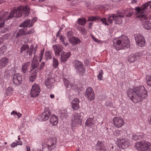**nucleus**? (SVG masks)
I'll use <instances>...</instances> for the list:
<instances>
[{
	"label": "nucleus",
	"mask_w": 151,
	"mask_h": 151,
	"mask_svg": "<svg viewBox=\"0 0 151 151\" xmlns=\"http://www.w3.org/2000/svg\"><path fill=\"white\" fill-rule=\"evenodd\" d=\"M34 32V30L33 29H31L28 32V33L27 32V34H30L32 33L33 32Z\"/></svg>",
	"instance_id": "bf43d9fd"
},
{
	"label": "nucleus",
	"mask_w": 151,
	"mask_h": 151,
	"mask_svg": "<svg viewBox=\"0 0 151 151\" xmlns=\"http://www.w3.org/2000/svg\"><path fill=\"white\" fill-rule=\"evenodd\" d=\"M122 133L121 131L117 130H116L114 132V134L117 137L119 136Z\"/></svg>",
	"instance_id": "49530a36"
},
{
	"label": "nucleus",
	"mask_w": 151,
	"mask_h": 151,
	"mask_svg": "<svg viewBox=\"0 0 151 151\" xmlns=\"http://www.w3.org/2000/svg\"><path fill=\"white\" fill-rule=\"evenodd\" d=\"M64 85L66 88H68L69 85L72 88V87L73 86V85L70 83L68 81L67 79H64Z\"/></svg>",
	"instance_id": "a19ab883"
},
{
	"label": "nucleus",
	"mask_w": 151,
	"mask_h": 151,
	"mask_svg": "<svg viewBox=\"0 0 151 151\" xmlns=\"http://www.w3.org/2000/svg\"><path fill=\"white\" fill-rule=\"evenodd\" d=\"M79 101L77 98H76L73 99L71 103L72 107L74 110H77L79 108Z\"/></svg>",
	"instance_id": "b1692460"
},
{
	"label": "nucleus",
	"mask_w": 151,
	"mask_h": 151,
	"mask_svg": "<svg viewBox=\"0 0 151 151\" xmlns=\"http://www.w3.org/2000/svg\"><path fill=\"white\" fill-rule=\"evenodd\" d=\"M45 63L44 62H42V63H41L40 66V67H39V68H37V70L38 69L39 70H41L42 69V68H43V67L45 65Z\"/></svg>",
	"instance_id": "8fccbe9b"
},
{
	"label": "nucleus",
	"mask_w": 151,
	"mask_h": 151,
	"mask_svg": "<svg viewBox=\"0 0 151 151\" xmlns=\"http://www.w3.org/2000/svg\"><path fill=\"white\" fill-rule=\"evenodd\" d=\"M66 38H60V40L63 43L65 46H67L68 44V42L66 41Z\"/></svg>",
	"instance_id": "a18cd8bd"
},
{
	"label": "nucleus",
	"mask_w": 151,
	"mask_h": 151,
	"mask_svg": "<svg viewBox=\"0 0 151 151\" xmlns=\"http://www.w3.org/2000/svg\"><path fill=\"white\" fill-rule=\"evenodd\" d=\"M132 138L135 140H137L139 139L138 136L135 134H133L132 135Z\"/></svg>",
	"instance_id": "603ef678"
},
{
	"label": "nucleus",
	"mask_w": 151,
	"mask_h": 151,
	"mask_svg": "<svg viewBox=\"0 0 151 151\" xmlns=\"http://www.w3.org/2000/svg\"><path fill=\"white\" fill-rule=\"evenodd\" d=\"M118 39L114 38L113 40L114 46L116 50L126 49L129 47V40L128 38H123L122 41Z\"/></svg>",
	"instance_id": "7ed1b4c3"
},
{
	"label": "nucleus",
	"mask_w": 151,
	"mask_h": 151,
	"mask_svg": "<svg viewBox=\"0 0 151 151\" xmlns=\"http://www.w3.org/2000/svg\"><path fill=\"white\" fill-rule=\"evenodd\" d=\"M81 116V113H75L73 114L71 124L72 127H74L79 124H81L82 122Z\"/></svg>",
	"instance_id": "1a4fd4ad"
},
{
	"label": "nucleus",
	"mask_w": 151,
	"mask_h": 151,
	"mask_svg": "<svg viewBox=\"0 0 151 151\" xmlns=\"http://www.w3.org/2000/svg\"><path fill=\"white\" fill-rule=\"evenodd\" d=\"M77 21L79 24L81 25H84L86 22V20L84 18H79Z\"/></svg>",
	"instance_id": "f704fd0d"
},
{
	"label": "nucleus",
	"mask_w": 151,
	"mask_h": 151,
	"mask_svg": "<svg viewBox=\"0 0 151 151\" xmlns=\"http://www.w3.org/2000/svg\"><path fill=\"white\" fill-rule=\"evenodd\" d=\"M52 47L54 49L55 56L56 57H59L60 55V53L63 50V47L62 46L60 45H53Z\"/></svg>",
	"instance_id": "412c9836"
},
{
	"label": "nucleus",
	"mask_w": 151,
	"mask_h": 151,
	"mask_svg": "<svg viewBox=\"0 0 151 151\" xmlns=\"http://www.w3.org/2000/svg\"><path fill=\"white\" fill-rule=\"evenodd\" d=\"M150 142L142 140L137 142L135 145L136 149L138 151H146L149 150Z\"/></svg>",
	"instance_id": "0eeeda50"
},
{
	"label": "nucleus",
	"mask_w": 151,
	"mask_h": 151,
	"mask_svg": "<svg viewBox=\"0 0 151 151\" xmlns=\"http://www.w3.org/2000/svg\"><path fill=\"white\" fill-rule=\"evenodd\" d=\"M85 96L88 101H91L94 99L95 93L91 87H88L86 88L85 93Z\"/></svg>",
	"instance_id": "f8f14e48"
},
{
	"label": "nucleus",
	"mask_w": 151,
	"mask_h": 151,
	"mask_svg": "<svg viewBox=\"0 0 151 151\" xmlns=\"http://www.w3.org/2000/svg\"><path fill=\"white\" fill-rule=\"evenodd\" d=\"M6 47L5 46H2L0 49V53L3 54L6 51Z\"/></svg>",
	"instance_id": "79ce46f5"
},
{
	"label": "nucleus",
	"mask_w": 151,
	"mask_h": 151,
	"mask_svg": "<svg viewBox=\"0 0 151 151\" xmlns=\"http://www.w3.org/2000/svg\"><path fill=\"white\" fill-rule=\"evenodd\" d=\"M13 90L12 87H8L6 90V93L7 95H9L12 93Z\"/></svg>",
	"instance_id": "58836bf2"
},
{
	"label": "nucleus",
	"mask_w": 151,
	"mask_h": 151,
	"mask_svg": "<svg viewBox=\"0 0 151 151\" xmlns=\"http://www.w3.org/2000/svg\"><path fill=\"white\" fill-rule=\"evenodd\" d=\"M4 22H3L0 23V27H2L4 26Z\"/></svg>",
	"instance_id": "680f3d73"
},
{
	"label": "nucleus",
	"mask_w": 151,
	"mask_h": 151,
	"mask_svg": "<svg viewBox=\"0 0 151 151\" xmlns=\"http://www.w3.org/2000/svg\"><path fill=\"white\" fill-rule=\"evenodd\" d=\"M65 26L64 25H62L60 27V29H59V30H58V31H60V32L61 31V30H62L63 29V28Z\"/></svg>",
	"instance_id": "052dcab7"
},
{
	"label": "nucleus",
	"mask_w": 151,
	"mask_h": 151,
	"mask_svg": "<svg viewBox=\"0 0 151 151\" xmlns=\"http://www.w3.org/2000/svg\"><path fill=\"white\" fill-rule=\"evenodd\" d=\"M124 15V13L121 12L112 14L108 17V22L109 23L111 24L112 23L113 20H114L115 23L120 24L122 22V19Z\"/></svg>",
	"instance_id": "20e7f679"
},
{
	"label": "nucleus",
	"mask_w": 151,
	"mask_h": 151,
	"mask_svg": "<svg viewBox=\"0 0 151 151\" xmlns=\"http://www.w3.org/2000/svg\"><path fill=\"white\" fill-rule=\"evenodd\" d=\"M53 66L55 68H56L59 65L58 60L55 57L53 58Z\"/></svg>",
	"instance_id": "c9c22d12"
},
{
	"label": "nucleus",
	"mask_w": 151,
	"mask_h": 151,
	"mask_svg": "<svg viewBox=\"0 0 151 151\" xmlns=\"http://www.w3.org/2000/svg\"><path fill=\"white\" fill-rule=\"evenodd\" d=\"M146 81L147 84L150 86H151V77L150 76L148 75L146 76Z\"/></svg>",
	"instance_id": "ea45409f"
},
{
	"label": "nucleus",
	"mask_w": 151,
	"mask_h": 151,
	"mask_svg": "<svg viewBox=\"0 0 151 151\" xmlns=\"http://www.w3.org/2000/svg\"><path fill=\"white\" fill-rule=\"evenodd\" d=\"M67 35L68 37H71L70 38H76L75 37H72L73 32L71 31H69L68 32Z\"/></svg>",
	"instance_id": "de8ad7c7"
},
{
	"label": "nucleus",
	"mask_w": 151,
	"mask_h": 151,
	"mask_svg": "<svg viewBox=\"0 0 151 151\" xmlns=\"http://www.w3.org/2000/svg\"><path fill=\"white\" fill-rule=\"evenodd\" d=\"M137 17L142 22V25L144 28L147 30L151 29V22L147 19L145 14H141Z\"/></svg>",
	"instance_id": "6e6552de"
},
{
	"label": "nucleus",
	"mask_w": 151,
	"mask_h": 151,
	"mask_svg": "<svg viewBox=\"0 0 151 151\" xmlns=\"http://www.w3.org/2000/svg\"><path fill=\"white\" fill-rule=\"evenodd\" d=\"M74 66L77 72L79 73H83L85 70V68L83 66L82 63L78 60L73 61Z\"/></svg>",
	"instance_id": "2eb2a0df"
},
{
	"label": "nucleus",
	"mask_w": 151,
	"mask_h": 151,
	"mask_svg": "<svg viewBox=\"0 0 151 151\" xmlns=\"http://www.w3.org/2000/svg\"><path fill=\"white\" fill-rule=\"evenodd\" d=\"M151 3V1H149L145 4H143L141 7H136L135 10L137 11L138 13H144L145 11V10L150 5Z\"/></svg>",
	"instance_id": "f3484780"
},
{
	"label": "nucleus",
	"mask_w": 151,
	"mask_h": 151,
	"mask_svg": "<svg viewBox=\"0 0 151 151\" xmlns=\"http://www.w3.org/2000/svg\"><path fill=\"white\" fill-rule=\"evenodd\" d=\"M34 46L33 45L30 46L29 49V46L27 44L23 45L21 48L20 52L21 53H23V52L26 50V54L27 55H29V57L32 56L33 52V48Z\"/></svg>",
	"instance_id": "ddd939ff"
},
{
	"label": "nucleus",
	"mask_w": 151,
	"mask_h": 151,
	"mask_svg": "<svg viewBox=\"0 0 151 151\" xmlns=\"http://www.w3.org/2000/svg\"><path fill=\"white\" fill-rule=\"evenodd\" d=\"M103 72L102 70H101L99 71V73L97 76L98 79L99 81H101L103 80Z\"/></svg>",
	"instance_id": "4c0bfd02"
},
{
	"label": "nucleus",
	"mask_w": 151,
	"mask_h": 151,
	"mask_svg": "<svg viewBox=\"0 0 151 151\" xmlns=\"http://www.w3.org/2000/svg\"><path fill=\"white\" fill-rule=\"evenodd\" d=\"M38 72L37 69H35V71H32V73L29 77V80L31 82H33L36 79L37 74Z\"/></svg>",
	"instance_id": "cd10ccee"
},
{
	"label": "nucleus",
	"mask_w": 151,
	"mask_h": 151,
	"mask_svg": "<svg viewBox=\"0 0 151 151\" xmlns=\"http://www.w3.org/2000/svg\"><path fill=\"white\" fill-rule=\"evenodd\" d=\"M100 20L102 22L103 24L106 25H109L108 22H107L106 18H101L99 17H88V19L87 20L88 22L89 21H94L95 20Z\"/></svg>",
	"instance_id": "aec40b11"
},
{
	"label": "nucleus",
	"mask_w": 151,
	"mask_h": 151,
	"mask_svg": "<svg viewBox=\"0 0 151 151\" xmlns=\"http://www.w3.org/2000/svg\"><path fill=\"white\" fill-rule=\"evenodd\" d=\"M50 122L52 125L57 124L58 123V117L55 115H52L50 118Z\"/></svg>",
	"instance_id": "7c9ffc66"
},
{
	"label": "nucleus",
	"mask_w": 151,
	"mask_h": 151,
	"mask_svg": "<svg viewBox=\"0 0 151 151\" xmlns=\"http://www.w3.org/2000/svg\"><path fill=\"white\" fill-rule=\"evenodd\" d=\"M137 45L140 47L144 46L145 44V38H135Z\"/></svg>",
	"instance_id": "c85d7f7f"
},
{
	"label": "nucleus",
	"mask_w": 151,
	"mask_h": 151,
	"mask_svg": "<svg viewBox=\"0 0 151 151\" xmlns=\"http://www.w3.org/2000/svg\"><path fill=\"white\" fill-rule=\"evenodd\" d=\"M80 31L82 33H85L86 32V30L83 27H80Z\"/></svg>",
	"instance_id": "864d4df0"
},
{
	"label": "nucleus",
	"mask_w": 151,
	"mask_h": 151,
	"mask_svg": "<svg viewBox=\"0 0 151 151\" xmlns=\"http://www.w3.org/2000/svg\"><path fill=\"white\" fill-rule=\"evenodd\" d=\"M11 115H13L15 117L19 119L22 116V114L19 112H17L16 111H13L11 113Z\"/></svg>",
	"instance_id": "72a5a7b5"
},
{
	"label": "nucleus",
	"mask_w": 151,
	"mask_h": 151,
	"mask_svg": "<svg viewBox=\"0 0 151 151\" xmlns=\"http://www.w3.org/2000/svg\"><path fill=\"white\" fill-rule=\"evenodd\" d=\"M44 51L41 50L40 51L39 55L38 56L37 55H35L33 58V60L31 62V70L32 71H35L36 68H37L39 66V62H41L42 58L43 55Z\"/></svg>",
	"instance_id": "423d86ee"
},
{
	"label": "nucleus",
	"mask_w": 151,
	"mask_h": 151,
	"mask_svg": "<svg viewBox=\"0 0 151 151\" xmlns=\"http://www.w3.org/2000/svg\"><path fill=\"white\" fill-rule=\"evenodd\" d=\"M11 145L12 147H14L17 146V145L16 142H13L12 143Z\"/></svg>",
	"instance_id": "6e6d98bb"
},
{
	"label": "nucleus",
	"mask_w": 151,
	"mask_h": 151,
	"mask_svg": "<svg viewBox=\"0 0 151 151\" xmlns=\"http://www.w3.org/2000/svg\"><path fill=\"white\" fill-rule=\"evenodd\" d=\"M71 53L68 52L66 53L63 52L61 55V60L62 62H65L70 56Z\"/></svg>",
	"instance_id": "393cba45"
},
{
	"label": "nucleus",
	"mask_w": 151,
	"mask_h": 151,
	"mask_svg": "<svg viewBox=\"0 0 151 151\" xmlns=\"http://www.w3.org/2000/svg\"><path fill=\"white\" fill-rule=\"evenodd\" d=\"M37 45H36V46L34 48V55H35V53L36 52V50H37Z\"/></svg>",
	"instance_id": "e2e57ef3"
},
{
	"label": "nucleus",
	"mask_w": 151,
	"mask_h": 151,
	"mask_svg": "<svg viewBox=\"0 0 151 151\" xmlns=\"http://www.w3.org/2000/svg\"><path fill=\"white\" fill-rule=\"evenodd\" d=\"M27 151H30V148L29 146H27Z\"/></svg>",
	"instance_id": "69168bd1"
},
{
	"label": "nucleus",
	"mask_w": 151,
	"mask_h": 151,
	"mask_svg": "<svg viewBox=\"0 0 151 151\" xmlns=\"http://www.w3.org/2000/svg\"><path fill=\"white\" fill-rule=\"evenodd\" d=\"M92 39H93V41L98 44H101L105 42L104 41L99 40L97 38H92Z\"/></svg>",
	"instance_id": "c03bdc74"
},
{
	"label": "nucleus",
	"mask_w": 151,
	"mask_h": 151,
	"mask_svg": "<svg viewBox=\"0 0 151 151\" xmlns=\"http://www.w3.org/2000/svg\"><path fill=\"white\" fill-rule=\"evenodd\" d=\"M9 61L8 59L5 57H3L0 60V68L4 67L7 64Z\"/></svg>",
	"instance_id": "c756f323"
},
{
	"label": "nucleus",
	"mask_w": 151,
	"mask_h": 151,
	"mask_svg": "<svg viewBox=\"0 0 151 151\" xmlns=\"http://www.w3.org/2000/svg\"><path fill=\"white\" fill-rule=\"evenodd\" d=\"M148 122L151 125V115L148 118Z\"/></svg>",
	"instance_id": "13d9d810"
},
{
	"label": "nucleus",
	"mask_w": 151,
	"mask_h": 151,
	"mask_svg": "<svg viewBox=\"0 0 151 151\" xmlns=\"http://www.w3.org/2000/svg\"><path fill=\"white\" fill-rule=\"evenodd\" d=\"M93 24V23L92 22H89V28H90L91 27L92 25Z\"/></svg>",
	"instance_id": "338daca9"
},
{
	"label": "nucleus",
	"mask_w": 151,
	"mask_h": 151,
	"mask_svg": "<svg viewBox=\"0 0 151 151\" xmlns=\"http://www.w3.org/2000/svg\"><path fill=\"white\" fill-rule=\"evenodd\" d=\"M107 6L105 5L99 6V9L102 11H106L107 10Z\"/></svg>",
	"instance_id": "37998d69"
},
{
	"label": "nucleus",
	"mask_w": 151,
	"mask_h": 151,
	"mask_svg": "<svg viewBox=\"0 0 151 151\" xmlns=\"http://www.w3.org/2000/svg\"><path fill=\"white\" fill-rule=\"evenodd\" d=\"M22 81V76L20 73L14 74L13 76V82L16 85H20Z\"/></svg>",
	"instance_id": "6ab92c4d"
},
{
	"label": "nucleus",
	"mask_w": 151,
	"mask_h": 151,
	"mask_svg": "<svg viewBox=\"0 0 151 151\" xmlns=\"http://www.w3.org/2000/svg\"><path fill=\"white\" fill-rule=\"evenodd\" d=\"M40 91V88L39 85L34 83L32 86L30 91V95L32 97L37 96Z\"/></svg>",
	"instance_id": "4468645a"
},
{
	"label": "nucleus",
	"mask_w": 151,
	"mask_h": 151,
	"mask_svg": "<svg viewBox=\"0 0 151 151\" xmlns=\"http://www.w3.org/2000/svg\"><path fill=\"white\" fill-rule=\"evenodd\" d=\"M30 21V19H27L20 24L19 27H22L23 28L20 29L17 33L16 36L17 37H22V35L27 34V33L25 31V30L27 29V27L29 24Z\"/></svg>",
	"instance_id": "9d476101"
},
{
	"label": "nucleus",
	"mask_w": 151,
	"mask_h": 151,
	"mask_svg": "<svg viewBox=\"0 0 151 151\" xmlns=\"http://www.w3.org/2000/svg\"><path fill=\"white\" fill-rule=\"evenodd\" d=\"M134 38H141L143 37H144V36L141 34L140 33H137L135 34L134 35Z\"/></svg>",
	"instance_id": "09e8293b"
},
{
	"label": "nucleus",
	"mask_w": 151,
	"mask_h": 151,
	"mask_svg": "<svg viewBox=\"0 0 151 151\" xmlns=\"http://www.w3.org/2000/svg\"><path fill=\"white\" fill-rule=\"evenodd\" d=\"M114 124L115 126L117 127H121L124 123L123 119L119 117H115L113 119Z\"/></svg>",
	"instance_id": "a211bd4d"
},
{
	"label": "nucleus",
	"mask_w": 151,
	"mask_h": 151,
	"mask_svg": "<svg viewBox=\"0 0 151 151\" xmlns=\"http://www.w3.org/2000/svg\"><path fill=\"white\" fill-rule=\"evenodd\" d=\"M70 43L73 45L78 44L80 42L79 38H68Z\"/></svg>",
	"instance_id": "473e14b6"
},
{
	"label": "nucleus",
	"mask_w": 151,
	"mask_h": 151,
	"mask_svg": "<svg viewBox=\"0 0 151 151\" xmlns=\"http://www.w3.org/2000/svg\"><path fill=\"white\" fill-rule=\"evenodd\" d=\"M54 81L53 78H48L45 81V84L48 88L51 89L53 87V83Z\"/></svg>",
	"instance_id": "bb28decb"
},
{
	"label": "nucleus",
	"mask_w": 151,
	"mask_h": 151,
	"mask_svg": "<svg viewBox=\"0 0 151 151\" xmlns=\"http://www.w3.org/2000/svg\"><path fill=\"white\" fill-rule=\"evenodd\" d=\"M96 151H106L107 150L104 145L99 142H98L96 146Z\"/></svg>",
	"instance_id": "a878e982"
},
{
	"label": "nucleus",
	"mask_w": 151,
	"mask_h": 151,
	"mask_svg": "<svg viewBox=\"0 0 151 151\" xmlns=\"http://www.w3.org/2000/svg\"><path fill=\"white\" fill-rule=\"evenodd\" d=\"M60 32L58 31L56 35V37L59 38H62L63 37L62 35L60 33Z\"/></svg>",
	"instance_id": "5fc2aeb1"
},
{
	"label": "nucleus",
	"mask_w": 151,
	"mask_h": 151,
	"mask_svg": "<svg viewBox=\"0 0 151 151\" xmlns=\"http://www.w3.org/2000/svg\"><path fill=\"white\" fill-rule=\"evenodd\" d=\"M147 91L142 86L136 87L133 89H129L127 94L131 100L134 103H138L147 96Z\"/></svg>",
	"instance_id": "f257e3e1"
},
{
	"label": "nucleus",
	"mask_w": 151,
	"mask_h": 151,
	"mask_svg": "<svg viewBox=\"0 0 151 151\" xmlns=\"http://www.w3.org/2000/svg\"><path fill=\"white\" fill-rule=\"evenodd\" d=\"M137 0H132L131 3L133 4L136 3L137 2Z\"/></svg>",
	"instance_id": "0e129e2a"
},
{
	"label": "nucleus",
	"mask_w": 151,
	"mask_h": 151,
	"mask_svg": "<svg viewBox=\"0 0 151 151\" xmlns=\"http://www.w3.org/2000/svg\"><path fill=\"white\" fill-rule=\"evenodd\" d=\"M17 143V145H22V142L21 141H20L19 142H16Z\"/></svg>",
	"instance_id": "4d7b16f0"
},
{
	"label": "nucleus",
	"mask_w": 151,
	"mask_h": 151,
	"mask_svg": "<svg viewBox=\"0 0 151 151\" xmlns=\"http://www.w3.org/2000/svg\"><path fill=\"white\" fill-rule=\"evenodd\" d=\"M45 58L47 60H48L51 58L52 56L51 53L50 51L46 52H45Z\"/></svg>",
	"instance_id": "e433bc0d"
},
{
	"label": "nucleus",
	"mask_w": 151,
	"mask_h": 151,
	"mask_svg": "<svg viewBox=\"0 0 151 151\" xmlns=\"http://www.w3.org/2000/svg\"><path fill=\"white\" fill-rule=\"evenodd\" d=\"M51 115V112L49 110L46 108L42 114L38 116V118L40 121H44L47 120Z\"/></svg>",
	"instance_id": "dca6fc26"
},
{
	"label": "nucleus",
	"mask_w": 151,
	"mask_h": 151,
	"mask_svg": "<svg viewBox=\"0 0 151 151\" xmlns=\"http://www.w3.org/2000/svg\"><path fill=\"white\" fill-rule=\"evenodd\" d=\"M132 10V9L130 10V11L129 12V13L126 14V17H129L133 15V12Z\"/></svg>",
	"instance_id": "3c124183"
},
{
	"label": "nucleus",
	"mask_w": 151,
	"mask_h": 151,
	"mask_svg": "<svg viewBox=\"0 0 151 151\" xmlns=\"http://www.w3.org/2000/svg\"><path fill=\"white\" fill-rule=\"evenodd\" d=\"M117 142L118 147L122 149L127 148L130 145V141L127 139H118Z\"/></svg>",
	"instance_id": "9b49d317"
},
{
	"label": "nucleus",
	"mask_w": 151,
	"mask_h": 151,
	"mask_svg": "<svg viewBox=\"0 0 151 151\" xmlns=\"http://www.w3.org/2000/svg\"><path fill=\"white\" fill-rule=\"evenodd\" d=\"M150 145L149 147V150L151 151V144L150 142Z\"/></svg>",
	"instance_id": "774afa93"
},
{
	"label": "nucleus",
	"mask_w": 151,
	"mask_h": 151,
	"mask_svg": "<svg viewBox=\"0 0 151 151\" xmlns=\"http://www.w3.org/2000/svg\"><path fill=\"white\" fill-rule=\"evenodd\" d=\"M140 57V54L138 53L132 54L128 57V61L129 63H133L138 59Z\"/></svg>",
	"instance_id": "4be33fe9"
},
{
	"label": "nucleus",
	"mask_w": 151,
	"mask_h": 151,
	"mask_svg": "<svg viewBox=\"0 0 151 151\" xmlns=\"http://www.w3.org/2000/svg\"><path fill=\"white\" fill-rule=\"evenodd\" d=\"M30 11V9L27 6L25 7H20L17 9L11 11L10 13L8 14L7 12H5L2 17H0V22L4 20L6 21L14 17H25L27 16Z\"/></svg>",
	"instance_id": "f03ea898"
},
{
	"label": "nucleus",
	"mask_w": 151,
	"mask_h": 151,
	"mask_svg": "<svg viewBox=\"0 0 151 151\" xmlns=\"http://www.w3.org/2000/svg\"><path fill=\"white\" fill-rule=\"evenodd\" d=\"M30 64V62H27L25 63L22 66V71L24 73H26L28 68Z\"/></svg>",
	"instance_id": "2f4dec72"
},
{
	"label": "nucleus",
	"mask_w": 151,
	"mask_h": 151,
	"mask_svg": "<svg viewBox=\"0 0 151 151\" xmlns=\"http://www.w3.org/2000/svg\"><path fill=\"white\" fill-rule=\"evenodd\" d=\"M57 141L56 138H53L48 141L47 144H42V151H52L55 147Z\"/></svg>",
	"instance_id": "39448f33"
},
{
	"label": "nucleus",
	"mask_w": 151,
	"mask_h": 151,
	"mask_svg": "<svg viewBox=\"0 0 151 151\" xmlns=\"http://www.w3.org/2000/svg\"><path fill=\"white\" fill-rule=\"evenodd\" d=\"M96 120L93 117L88 118L85 122V125L86 127H94L95 125Z\"/></svg>",
	"instance_id": "5701e85b"
}]
</instances>
